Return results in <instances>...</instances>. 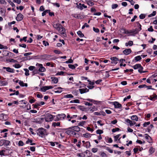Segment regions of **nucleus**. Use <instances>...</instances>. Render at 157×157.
<instances>
[{"label": "nucleus", "mask_w": 157, "mask_h": 157, "mask_svg": "<svg viewBox=\"0 0 157 157\" xmlns=\"http://www.w3.org/2000/svg\"><path fill=\"white\" fill-rule=\"evenodd\" d=\"M153 127V126L152 124H151L147 128V130L148 132H150L151 131V129Z\"/></svg>", "instance_id": "nucleus-47"}, {"label": "nucleus", "mask_w": 157, "mask_h": 157, "mask_svg": "<svg viewBox=\"0 0 157 157\" xmlns=\"http://www.w3.org/2000/svg\"><path fill=\"white\" fill-rule=\"evenodd\" d=\"M24 70L25 71V75L26 76H28L29 75V70L26 68L24 69Z\"/></svg>", "instance_id": "nucleus-37"}, {"label": "nucleus", "mask_w": 157, "mask_h": 157, "mask_svg": "<svg viewBox=\"0 0 157 157\" xmlns=\"http://www.w3.org/2000/svg\"><path fill=\"white\" fill-rule=\"evenodd\" d=\"M133 33H134L135 34H136L138 33L139 32V30H138V29H135L133 30Z\"/></svg>", "instance_id": "nucleus-62"}, {"label": "nucleus", "mask_w": 157, "mask_h": 157, "mask_svg": "<svg viewBox=\"0 0 157 157\" xmlns=\"http://www.w3.org/2000/svg\"><path fill=\"white\" fill-rule=\"evenodd\" d=\"M92 134H90L89 133H86L83 134V136L85 138H89L90 137Z\"/></svg>", "instance_id": "nucleus-24"}, {"label": "nucleus", "mask_w": 157, "mask_h": 157, "mask_svg": "<svg viewBox=\"0 0 157 157\" xmlns=\"http://www.w3.org/2000/svg\"><path fill=\"white\" fill-rule=\"evenodd\" d=\"M131 120H135L136 121H137L138 120V118L136 115H132L131 116Z\"/></svg>", "instance_id": "nucleus-26"}, {"label": "nucleus", "mask_w": 157, "mask_h": 157, "mask_svg": "<svg viewBox=\"0 0 157 157\" xmlns=\"http://www.w3.org/2000/svg\"><path fill=\"white\" fill-rule=\"evenodd\" d=\"M86 2L87 4L90 6H92L94 5V3L90 1H87Z\"/></svg>", "instance_id": "nucleus-38"}, {"label": "nucleus", "mask_w": 157, "mask_h": 157, "mask_svg": "<svg viewBox=\"0 0 157 157\" xmlns=\"http://www.w3.org/2000/svg\"><path fill=\"white\" fill-rule=\"evenodd\" d=\"M64 130H67L65 132V133L69 136H71L73 135V133L74 132V131L73 130L70 129H64Z\"/></svg>", "instance_id": "nucleus-14"}, {"label": "nucleus", "mask_w": 157, "mask_h": 157, "mask_svg": "<svg viewBox=\"0 0 157 157\" xmlns=\"http://www.w3.org/2000/svg\"><path fill=\"white\" fill-rule=\"evenodd\" d=\"M93 30L96 33H98L99 32V30L98 28H96L94 27L93 28Z\"/></svg>", "instance_id": "nucleus-55"}, {"label": "nucleus", "mask_w": 157, "mask_h": 157, "mask_svg": "<svg viewBox=\"0 0 157 157\" xmlns=\"http://www.w3.org/2000/svg\"><path fill=\"white\" fill-rule=\"evenodd\" d=\"M59 129H71L73 130L74 131L78 132L80 131V128L78 126H75L69 127L67 128H59Z\"/></svg>", "instance_id": "nucleus-5"}, {"label": "nucleus", "mask_w": 157, "mask_h": 157, "mask_svg": "<svg viewBox=\"0 0 157 157\" xmlns=\"http://www.w3.org/2000/svg\"><path fill=\"white\" fill-rule=\"evenodd\" d=\"M143 67H142L141 65L140 67L139 68V69L138 70V71L140 73H145L146 72V71H143Z\"/></svg>", "instance_id": "nucleus-29"}, {"label": "nucleus", "mask_w": 157, "mask_h": 157, "mask_svg": "<svg viewBox=\"0 0 157 157\" xmlns=\"http://www.w3.org/2000/svg\"><path fill=\"white\" fill-rule=\"evenodd\" d=\"M61 27L62 25L58 23L55 24L53 25V27L58 30L60 29V28Z\"/></svg>", "instance_id": "nucleus-15"}, {"label": "nucleus", "mask_w": 157, "mask_h": 157, "mask_svg": "<svg viewBox=\"0 0 157 157\" xmlns=\"http://www.w3.org/2000/svg\"><path fill=\"white\" fill-rule=\"evenodd\" d=\"M60 30H58L59 31L60 33L62 36H66V34L65 33V29L64 28H63L62 26L60 28Z\"/></svg>", "instance_id": "nucleus-9"}, {"label": "nucleus", "mask_w": 157, "mask_h": 157, "mask_svg": "<svg viewBox=\"0 0 157 157\" xmlns=\"http://www.w3.org/2000/svg\"><path fill=\"white\" fill-rule=\"evenodd\" d=\"M145 139L147 140V141L149 143L152 142V138L151 137L147 134H145Z\"/></svg>", "instance_id": "nucleus-13"}, {"label": "nucleus", "mask_w": 157, "mask_h": 157, "mask_svg": "<svg viewBox=\"0 0 157 157\" xmlns=\"http://www.w3.org/2000/svg\"><path fill=\"white\" fill-rule=\"evenodd\" d=\"M73 17L77 19H80L81 18V15L80 14H74L72 15Z\"/></svg>", "instance_id": "nucleus-30"}, {"label": "nucleus", "mask_w": 157, "mask_h": 157, "mask_svg": "<svg viewBox=\"0 0 157 157\" xmlns=\"http://www.w3.org/2000/svg\"><path fill=\"white\" fill-rule=\"evenodd\" d=\"M9 61L10 62H13L14 63H16L17 62V61L16 60H15L13 59H10L9 60Z\"/></svg>", "instance_id": "nucleus-60"}, {"label": "nucleus", "mask_w": 157, "mask_h": 157, "mask_svg": "<svg viewBox=\"0 0 157 157\" xmlns=\"http://www.w3.org/2000/svg\"><path fill=\"white\" fill-rule=\"evenodd\" d=\"M98 154L101 157H107V155L103 151H99Z\"/></svg>", "instance_id": "nucleus-19"}, {"label": "nucleus", "mask_w": 157, "mask_h": 157, "mask_svg": "<svg viewBox=\"0 0 157 157\" xmlns=\"http://www.w3.org/2000/svg\"><path fill=\"white\" fill-rule=\"evenodd\" d=\"M7 83L5 81L0 80V85L5 86L6 85Z\"/></svg>", "instance_id": "nucleus-42"}, {"label": "nucleus", "mask_w": 157, "mask_h": 157, "mask_svg": "<svg viewBox=\"0 0 157 157\" xmlns=\"http://www.w3.org/2000/svg\"><path fill=\"white\" fill-rule=\"evenodd\" d=\"M48 90H49V88L47 86H43L41 88V90L43 92H45Z\"/></svg>", "instance_id": "nucleus-23"}, {"label": "nucleus", "mask_w": 157, "mask_h": 157, "mask_svg": "<svg viewBox=\"0 0 157 157\" xmlns=\"http://www.w3.org/2000/svg\"><path fill=\"white\" fill-rule=\"evenodd\" d=\"M147 30L149 32H153L154 31V29L152 28V26H150V27Z\"/></svg>", "instance_id": "nucleus-63"}, {"label": "nucleus", "mask_w": 157, "mask_h": 157, "mask_svg": "<svg viewBox=\"0 0 157 157\" xmlns=\"http://www.w3.org/2000/svg\"><path fill=\"white\" fill-rule=\"evenodd\" d=\"M52 126L55 127L57 126H59L60 125V122H53L52 124Z\"/></svg>", "instance_id": "nucleus-36"}, {"label": "nucleus", "mask_w": 157, "mask_h": 157, "mask_svg": "<svg viewBox=\"0 0 157 157\" xmlns=\"http://www.w3.org/2000/svg\"><path fill=\"white\" fill-rule=\"evenodd\" d=\"M0 117L1 118V119L5 121L7 118V115L2 113L0 115Z\"/></svg>", "instance_id": "nucleus-18"}, {"label": "nucleus", "mask_w": 157, "mask_h": 157, "mask_svg": "<svg viewBox=\"0 0 157 157\" xmlns=\"http://www.w3.org/2000/svg\"><path fill=\"white\" fill-rule=\"evenodd\" d=\"M27 37L26 36L24 37L23 38H21L20 39V41L21 42L22 41H24L26 42L27 41Z\"/></svg>", "instance_id": "nucleus-54"}, {"label": "nucleus", "mask_w": 157, "mask_h": 157, "mask_svg": "<svg viewBox=\"0 0 157 157\" xmlns=\"http://www.w3.org/2000/svg\"><path fill=\"white\" fill-rule=\"evenodd\" d=\"M24 144L21 140H20L19 141L18 143V145L19 146H23L24 145Z\"/></svg>", "instance_id": "nucleus-53"}, {"label": "nucleus", "mask_w": 157, "mask_h": 157, "mask_svg": "<svg viewBox=\"0 0 157 157\" xmlns=\"http://www.w3.org/2000/svg\"><path fill=\"white\" fill-rule=\"evenodd\" d=\"M115 108L121 109L122 106L117 101H114L113 103Z\"/></svg>", "instance_id": "nucleus-7"}, {"label": "nucleus", "mask_w": 157, "mask_h": 157, "mask_svg": "<svg viewBox=\"0 0 157 157\" xmlns=\"http://www.w3.org/2000/svg\"><path fill=\"white\" fill-rule=\"evenodd\" d=\"M38 57L39 59L42 60H49L51 56L49 55L44 54L39 55Z\"/></svg>", "instance_id": "nucleus-3"}, {"label": "nucleus", "mask_w": 157, "mask_h": 157, "mask_svg": "<svg viewBox=\"0 0 157 157\" xmlns=\"http://www.w3.org/2000/svg\"><path fill=\"white\" fill-rule=\"evenodd\" d=\"M118 6L117 4H113L112 5V9H114L117 8Z\"/></svg>", "instance_id": "nucleus-58"}, {"label": "nucleus", "mask_w": 157, "mask_h": 157, "mask_svg": "<svg viewBox=\"0 0 157 157\" xmlns=\"http://www.w3.org/2000/svg\"><path fill=\"white\" fill-rule=\"evenodd\" d=\"M150 124V122L149 121L147 122H145L144 124H143V127H146L147 125H148Z\"/></svg>", "instance_id": "nucleus-52"}, {"label": "nucleus", "mask_w": 157, "mask_h": 157, "mask_svg": "<svg viewBox=\"0 0 157 157\" xmlns=\"http://www.w3.org/2000/svg\"><path fill=\"white\" fill-rule=\"evenodd\" d=\"M132 52L130 48L126 49L123 51V53L125 55H128Z\"/></svg>", "instance_id": "nucleus-11"}, {"label": "nucleus", "mask_w": 157, "mask_h": 157, "mask_svg": "<svg viewBox=\"0 0 157 157\" xmlns=\"http://www.w3.org/2000/svg\"><path fill=\"white\" fill-rule=\"evenodd\" d=\"M79 100L78 99H75L74 100H71L70 101V103H79Z\"/></svg>", "instance_id": "nucleus-40"}, {"label": "nucleus", "mask_w": 157, "mask_h": 157, "mask_svg": "<svg viewBox=\"0 0 157 157\" xmlns=\"http://www.w3.org/2000/svg\"><path fill=\"white\" fill-rule=\"evenodd\" d=\"M39 71L38 68H37L36 69L35 68L34 70L32 72V75H34L35 74H38L39 73Z\"/></svg>", "instance_id": "nucleus-21"}, {"label": "nucleus", "mask_w": 157, "mask_h": 157, "mask_svg": "<svg viewBox=\"0 0 157 157\" xmlns=\"http://www.w3.org/2000/svg\"><path fill=\"white\" fill-rule=\"evenodd\" d=\"M84 146L86 147L87 148H89L91 146L90 142L89 141L86 142Z\"/></svg>", "instance_id": "nucleus-28"}, {"label": "nucleus", "mask_w": 157, "mask_h": 157, "mask_svg": "<svg viewBox=\"0 0 157 157\" xmlns=\"http://www.w3.org/2000/svg\"><path fill=\"white\" fill-rule=\"evenodd\" d=\"M96 132L97 134H100L102 133L103 132L102 130L98 129L96 131Z\"/></svg>", "instance_id": "nucleus-50"}, {"label": "nucleus", "mask_w": 157, "mask_h": 157, "mask_svg": "<svg viewBox=\"0 0 157 157\" xmlns=\"http://www.w3.org/2000/svg\"><path fill=\"white\" fill-rule=\"evenodd\" d=\"M49 11H50V10H46L44 11L42 13V16H44L46 15V13H48Z\"/></svg>", "instance_id": "nucleus-34"}, {"label": "nucleus", "mask_w": 157, "mask_h": 157, "mask_svg": "<svg viewBox=\"0 0 157 157\" xmlns=\"http://www.w3.org/2000/svg\"><path fill=\"white\" fill-rule=\"evenodd\" d=\"M3 69H6L7 72L10 73H13L15 71V70L9 67H3Z\"/></svg>", "instance_id": "nucleus-8"}, {"label": "nucleus", "mask_w": 157, "mask_h": 157, "mask_svg": "<svg viewBox=\"0 0 157 157\" xmlns=\"http://www.w3.org/2000/svg\"><path fill=\"white\" fill-rule=\"evenodd\" d=\"M78 8L81 10L83 9V7L82 6V4L81 3H79V4L78 5Z\"/></svg>", "instance_id": "nucleus-56"}, {"label": "nucleus", "mask_w": 157, "mask_h": 157, "mask_svg": "<svg viewBox=\"0 0 157 157\" xmlns=\"http://www.w3.org/2000/svg\"><path fill=\"white\" fill-rule=\"evenodd\" d=\"M156 14V11H154L152 13L149 14L148 17H151L152 16H155Z\"/></svg>", "instance_id": "nucleus-44"}, {"label": "nucleus", "mask_w": 157, "mask_h": 157, "mask_svg": "<svg viewBox=\"0 0 157 157\" xmlns=\"http://www.w3.org/2000/svg\"><path fill=\"white\" fill-rule=\"evenodd\" d=\"M77 34L80 37H82L84 36V35L80 31H78L77 32Z\"/></svg>", "instance_id": "nucleus-32"}, {"label": "nucleus", "mask_w": 157, "mask_h": 157, "mask_svg": "<svg viewBox=\"0 0 157 157\" xmlns=\"http://www.w3.org/2000/svg\"><path fill=\"white\" fill-rule=\"evenodd\" d=\"M135 60L136 61V62L138 61L141 59L142 58L140 56H138L135 57Z\"/></svg>", "instance_id": "nucleus-31"}, {"label": "nucleus", "mask_w": 157, "mask_h": 157, "mask_svg": "<svg viewBox=\"0 0 157 157\" xmlns=\"http://www.w3.org/2000/svg\"><path fill=\"white\" fill-rule=\"evenodd\" d=\"M35 68H36L35 67L33 66H30L29 67V70L30 71H33L34 70Z\"/></svg>", "instance_id": "nucleus-59"}, {"label": "nucleus", "mask_w": 157, "mask_h": 157, "mask_svg": "<svg viewBox=\"0 0 157 157\" xmlns=\"http://www.w3.org/2000/svg\"><path fill=\"white\" fill-rule=\"evenodd\" d=\"M64 98H73V96L72 94H68L66 95H64Z\"/></svg>", "instance_id": "nucleus-39"}, {"label": "nucleus", "mask_w": 157, "mask_h": 157, "mask_svg": "<svg viewBox=\"0 0 157 157\" xmlns=\"http://www.w3.org/2000/svg\"><path fill=\"white\" fill-rule=\"evenodd\" d=\"M23 15L22 14L19 13L17 15L16 19L17 21H20L23 19Z\"/></svg>", "instance_id": "nucleus-12"}, {"label": "nucleus", "mask_w": 157, "mask_h": 157, "mask_svg": "<svg viewBox=\"0 0 157 157\" xmlns=\"http://www.w3.org/2000/svg\"><path fill=\"white\" fill-rule=\"evenodd\" d=\"M141 65L140 64H137L134 66H132V67L134 69H136L139 68L140 67Z\"/></svg>", "instance_id": "nucleus-25"}, {"label": "nucleus", "mask_w": 157, "mask_h": 157, "mask_svg": "<svg viewBox=\"0 0 157 157\" xmlns=\"http://www.w3.org/2000/svg\"><path fill=\"white\" fill-rule=\"evenodd\" d=\"M10 142L8 140H4V145L6 147H7L10 145Z\"/></svg>", "instance_id": "nucleus-20"}, {"label": "nucleus", "mask_w": 157, "mask_h": 157, "mask_svg": "<svg viewBox=\"0 0 157 157\" xmlns=\"http://www.w3.org/2000/svg\"><path fill=\"white\" fill-rule=\"evenodd\" d=\"M51 79H52V82L53 83H57L58 81L57 78L55 77H51Z\"/></svg>", "instance_id": "nucleus-17"}, {"label": "nucleus", "mask_w": 157, "mask_h": 157, "mask_svg": "<svg viewBox=\"0 0 157 157\" xmlns=\"http://www.w3.org/2000/svg\"><path fill=\"white\" fill-rule=\"evenodd\" d=\"M125 122H126L127 123L129 124V125L130 126H133V124L132 123V121L130 120L127 119H126L125 121Z\"/></svg>", "instance_id": "nucleus-27"}, {"label": "nucleus", "mask_w": 157, "mask_h": 157, "mask_svg": "<svg viewBox=\"0 0 157 157\" xmlns=\"http://www.w3.org/2000/svg\"><path fill=\"white\" fill-rule=\"evenodd\" d=\"M64 72L62 71H61L60 72L57 73L56 75H62L64 74Z\"/></svg>", "instance_id": "nucleus-64"}, {"label": "nucleus", "mask_w": 157, "mask_h": 157, "mask_svg": "<svg viewBox=\"0 0 157 157\" xmlns=\"http://www.w3.org/2000/svg\"><path fill=\"white\" fill-rule=\"evenodd\" d=\"M146 15L144 14H141L139 16V17L140 19H143L144 18Z\"/></svg>", "instance_id": "nucleus-46"}, {"label": "nucleus", "mask_w": 157, "mask_h": 157, "mask_svg": "<svg viewBox=\"0 0 157 157\" xmlns=\"http://www.w3.org/2000/svg\"><path fill=\"white\" fill-rule=\"evenodd\" d=\"M36 66L39 67L38 69L40 72H43L46 71L45 68L43 67L42 64L37 63L36 64Z\"/></svg>", "instance_id": "nucleus-6"}, {"label": "nucleus", "mask_w": 157, "mask_h": 157, "mask_svg": "<svg viewBox=\"0 0 157 157\" xmlns=\"http://www.w3.org/2000/svg\"><path fill=\"white\" fill-rule=\"evenodd\" d=\"M68 66L69 68L72 69H74L75 68V66L74 65L68 64Z\"/></svg>", "instance_id": "nucleus-45"}, {"label": "nucleus", "mask_w": 157, "mask_h": 157, "mask_svg": "<svg viewBox=\"0 0 157 157\" xmlns=\"http://www.w3.org/2000/svg\"><path fill=\"white\" fill-rule=\"evenodd\" d=\"M35 108H36L38 106H40V104L39 103H36L33 105Z\"/></svg>", "instance_id": "nucleus-51"}, {"label": "nucleus", "mask_w": 157, "mask_h": 157, "mask_svg": "<svg viewBox=\"0 0 157 157\" xmlns=\"http://www.w3.org/2000/svg\"><path fill=\"white\" fill-rule=\"evenodd\" d=\"M13 66L17 68H19L21 67L20 65L19 64H15V65H13Z\"/></svg>", "instance_id": "nucleus-57"}, {"label": "nucleus", "mask_w": 157, "mask_h": 157, "mask_svg": "<svg viewBox=\"0 0 157 157\" xmlns=\"http://www.w3.org/2000/svg\"><path fill=\"white\" fill-rule=\"evenodd\" d=\"M55 117V116H53L51 114H48L45 116L44 118H38V119H37V121L36 122L38 123H40L42 122V121L44 120V119H45L46 121L49 122L52 121Z\"/></svg>", "instance_id": "nucleus-1"}, {"label": "nucleus", "mask_w": 157, "mask_h": 157, "mask_svg": "<svg viewBox=\"0 0 157 157\" xmlns=\"http://www.w3.org/2000/svg\"><path fill=\"white\" fill-rule=\"evenodd\" d=\"M66 115L64 113L58 114L56 116V118L55 121H59L64 119L66 117Z\"/></svg>", "instance_id": "nucleus-4"}, {"label": "nucleus", "mask_w": 157, "mask_h": 157, "mask_svg": "<svg viewBox=\"0 0 157 157\" xmlns=\"http://www.w3.org/2000/svg\"><path fill=\"white\" fill-rule=\"evenodd\" d=\"M120 136H121V134H119L115 136H114V140L115 141H116L117 140H118V139L119 138Z\"/></svg>", "instance_id": "nucleus-43"}, {"label": "nucleus", "mask_w": 157, "mask_h": 157, "mask_svg": "<svg viewBox=\"0 0 157 157\" xmlns=\"http://www.w3.org/2000/svg\"><path fill=\"white\" fill-rule=\"evenodd\" d=\"M19 84L20 85V86H25V87H27L28 86V84L27 83H25L21 81H19Z\"/></svg>", "instance_id": "nucleus-22"}, {"label": "nucleus", "mask_w": 157, "mask_h": 157, "mask_svg": "<svg viewBox=\"0 0 157 157\" xmlns=\"http://www.w3.org/2000/svg\"><path fill=\"white\" fill-rule=\"evenodd\" d=\"M79 90L81 94H83L86 92H88L89 91V90L88 89H87L86 88H85L84 89H79Z\"/></svg>", "instance_id": "nucleus-16"}, {"label": "nucleus", "mask_w": 157, "mask_h": 157, "mask_svg": "<svg viewBox=\"0 0 157 157\" xmlns=\"http://www.w3.org/2000/svg\"><path fill=\"white\" fill-rule=\"evenodd\" d=\"M8 2L10 4L11 6L12 7H15V6L13 3L11 2L10 0V1H8Z\"/></svg>", "instance_id": "nucleus-61"}, {"label": "nucleus", "mask_w": 157, "mask_h": 157, "mask_svg": "<svg viewBox=\"0 0 157 157\" xmlns=\"http://www.w3.org/2000/svg\"><path fill=\"white\" fill-rule=\"evenodd\" d=\"M120 129L118 128H113L112 130V132H115L117 131H119Z\"/></svg>", "instance_id": "nucleus-48"}, {"label": "nucleus", "mask_w": 157, "mask_h": 157, "mask_svg": "<svg viewBox=\"0 0 157 157\" xmlns=\"http://www.w3.org/2000/svg\"><path fill=\"white\" fill-rule=\"evenodd\" d=\"M36 133L38 135L41 137L47 135L46 130L43 128H40L38 129L36 131Z\"/></svg>", "instance_id": "nucleus-2"}, {"label": "nucleus", "mask_w": 157, "mask_h": 157, "mask_svg": "<svg viewBox=\"0 0 157 157\" xmlns=\"http://www.w3.org/2000/svg\"><path fill=\"white\" fill-rule=\"evenodd\" d=\"M157 97V95H155V96L153 97H151V96H150L149 99L151 100H153L155 101V100L156 98Z\"/></svg>", "instance_id": "nucleus-41"}, {"label": "nucleus", "mask_w": 157, "mask_h": 157, "mask_svg": "<svg viewBox=\"0 0 157 157\" xmlns=\"http://www.w3.org/2000/svg\"><path fill=\"white\" fill-rule=\"evenodd\" d=\"M90 111L92 113L94 111H96L97 110V109L94 106L92 107V108H90L89 109Z\"/></svg>", "instance_id": "nucleus-33"}, {"label": "nucleus", "mask_w": 157, "mask_h": 157, "mask_svg": "<svg viewBox=\"0 0 157 157\" xmlns=\"http://www.w3.org/2000/svg\"><path fill=\"white\" fill-rule=\"evenodd\" d=\"M110 59L112 61V63L116 64L117 63V61L119 60L118 58L116 57H113L110 58Z\"/></svg>", "instance_id": "nucleus-10"}, {"label": "nucleus", "mask_w": 157, "mask_h": 157, "mask_svg": "<svg viewBox=\"0 0 157 157\" xmlns=\"http://www.w3.org/2000/svg\"><path fill=\"white\" fill-rule=\"evenodd\" d=\"M73 60L71 58L69 59L68 60L66 61L65 63H73Z\"/></svg>", "instance_id": "nucleus-49"}, {"label": "nucleus", "mask_w": 157, "mask_h": 157, "mask_svg": "<svg viewBox=\"0 0 157 157\" xmlns=\"http://www.w3.org/2000/svg\"><path fill=\"white\" fill-rule=\"evenodd\" d=\"M155 149L152 147H151L150 148L149 150V152L151 154L153 153L155 151Z\"/></svg>", "instance_id": "nucleus-35"}]
</instances>
